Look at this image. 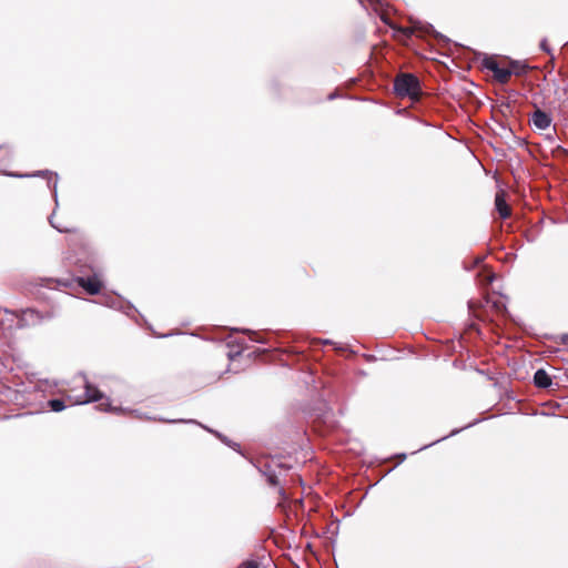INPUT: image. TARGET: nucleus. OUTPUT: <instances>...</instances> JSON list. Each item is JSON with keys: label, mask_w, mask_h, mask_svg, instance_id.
<instances>
[{"label": "nucleus", "mask_w": 568, "mask_h": 568, "mask_svg": "<svg viewBox=\"0 0 568 568\" xmlns=\"http://www.w3.org/2000/svg\"><path fill=\"white\" fill-rule=\"evenodd\" d=\"M485 69L494 73V78L497 82L506 84L511 74L521 75L527 72L528 67L523 65L521 70H517L518 61H513L509 68H500L498 62L493 58H485L483 61Z\"/></svg>", "instance_id": "nucleus-1"}, {"label": "nucleus", "mask_w": 568, "mask_h": 568, "mask_svg": "<svg viewBox=\"0 0 568 568\" xmlns=\"http://www.w3.org/2000/svg\"><path fill=\"white\" fill-rule=\"evenodd\" d=\"M103 400L99 404V409L103 412H116L118 408L112 407L110 399L103 395L94 385L84 381L83 394L77 396L73 404L82 405L91 402Z\"/></svg>", "instance_id": "nucleus-2"}, {"label": "nucleus", "mask_w": 568, "mask_h": 568, "mask_svg": "<svg viewBox=\"0 0 568 568\" xmlns=\"http://www.w3.org/2000/svg\"><path fill=\"white\" fill-rule=\"evenodd\" d=\"M394 90L400 98L417 99L420 94L419 80L412 73H402L394 81Z\"/></svg>", "instance_id": "nucleus-3"}, {"label": "nucleus", "mask_w": 568, "mask_h": 568, "mask_svg": "<svg viewBox=\"0 0 568 568\" xmlns=\"http://www.w3.org/2000/svg\"><path fill=\"white\" fill-rule=\"evenodd\" d=\"M43 321V316L36 310L27 308L17 314V327L26 328L36 326Z\"/></svg>", "instance_id": "nucleus-4"}, {"label": "nucleus", "mask_w": 568, "mask_h": 568, "mask_svg": "<svg viewBox=\"0 0 568 568\" xmlns=\"http://www.w3.org/2000/svg\"><path fill=\"white\" fill-rule=\"evenodd\" d=\"M530 121L534 124V126L537 128L538 130H546L551 124L550 115L548 113H546L545 111H541L540 109H537L531 114Z\"/></svg>", "instance_id": "nucleus-5"}, {"label": "nucleus", "mask_w": 568, "mask_h": 568, "mask_svg": "<svg viewBox=\"0 0 568 568\" xmlns=\"http://www.w3.org/2000/svg\"><path fill=\"white\" fill-rule=\"evenodd\" d=\"M78 283L91 295L98 294L102 286L101 282L97 278V276L80 277L78 280Z\"/></svg>", "instance_id": "nucleus-6"}, {"label": "nucleus", "mask_w": 568, "mask_h": 568, "mask_svg": "<svg viewBox=\"0 0 568 568\" xmlns=\"http://www.w3.org/2000/svg\"><path fill=\"white\" fill-rule=\"evenodd\" d=\"M534 383L539 388H548L552 381L545 369H538L534 375Z\"/></svg>", "instance_id": "nucleus-7"}, {"label": "nucleus", "mask_w": 568, "mask_h": 568, "mask_svg": "<svg viewBox=\"0 0 568 568\" xmlns=\"http://www.w3.org/2000/svg\"><path fill=\"white\" fill-rule=\"evenodd\" d=\"M495 205L501 219H507L510 216V207L506 203L501 193L496 194Z\"/></svg>", "instance_id": "nucleus-8"}, {"label": "nucleus", "mask_w": 568, "mask_h": 568, "mask_svg": "<svg viewBox=\"0 0 568 568\" xmlns=\"http://www.w3.org/2000/svg\"><path fill=\"white\" fill-rule=\"evenodd\" d=\"M48 406L53 412H61V410H63L65 408V403H64L63 399H50L48 402Z\"/></svg>", "instance_id": "nucleus-9"}, {"label": "nucleus", "mask_w": 568, "mask_h": 568, "mask_svg": "<svg viewBox=\"0 0 568 568\" xmlns=\"http://www.w3.org/2000/svg\"><path fill=\"white\" fill-rule=\"evenodd\" d=\"M237 568H260V564L254 559H248L242 562Z\"/></svg>", "instance_id": "nucleus-10"}, {"label": "nucleus", "mask_w": 568, "mask_h": 568, "mask_svg": "<svg viewBox=\"0 0 568 568\" xmlns=\"http://www.w3.org/2000/svg\"><path fill=\"white\" fill-rule=\"evenodd\" d=\"M416 30L417 27H415L414 29L399 28L398 32H400L406 38H409Z\"/></svg>", "instance_id": "nucleus-11"}, {"label": "nucleus", "mask_w": 568, "mask_h": 568, "mask_svg": "<svg viewBox=\"0 0 568 568\" xmlns=\"http://www.w3.org/2000/svg\"><path fill=\"white\" fill-rule=\"evenodd\" d=\"M162 422H166V423H192V424H197L196 420L194 419H171V420H164V419H161Z\"/></svg>", "instance_id": "nucleus-12"}, {"label": "nucleus", "mask_w": 568, "mask_h": 568, "mask_svg": "<svg viewBox=\"0 0 568 568\" xmlns=\"http://www.w3.org/2000/svg\"><path fill=\"white\" fill-rule=\"evenodd\" d=\"M267 480H268L270 485H272V486H276L278 484L276 476L273 474L267 476Z\"/></svg>", "instance_id": "nucleus-13"}, {"label": "nucleus", "mask_w": 568, "mask_h": 568, "mask_svg": "<svg viewBox=\"0 0 568 568\" xmlns=\"http://www.w3.org/2000/svg\"><path fill=\"white\" fill-rule=\"evenodd\" d=\"M540 48H541V50H544V51H545V52H547V53H549V52H550V49H549V47H548V44H547V40H546V39H544V40L540 42Z\"/></svg>", "instance_id": "nucleus-14"}, {"label": "nucleus", "mask_w": 568, "mask_h": 568, "mask_svg": "<svg viewBox=\"0 0 568 568\" xmlns=\"http://www.w3.org/2000/svg\"><path fill=\"white\" fill-rule=\"evenodd\" d=\"M50 224H51L54 229H57L59 232H69V230H68V229H62V227H60V226L55 225V224H54V222H53V220H52V217L50 219Z\"/></svg>", "instance_id": "nucleus-15"}, {"label": "nucleus", "mask_w": 568, "mask_h": 568, "mask_svg": "<svg viewBox=\"0 0 568 568\" xmlns=\"http://www.w3.org/2000/svg\"><path fill=\"white\" fill-rule=\"evenodd\" d=\"M494 307H496L498 311H501V308H505L504 304L500 301L494 302Z\"/></svg>", "instance_id": "nucleus-16"}, {"label": "nucleus", "mask_w": 568, "mask_h": 568, "mask_svg": "<svg viewBox=\"0 0 568 568\" xmlns=\"http://www.w3.org/2000/svg\"><path fill=\"white\" fill-rule=\"evenodd\" d=\"M420 29H422V31H423L424 33H429L430 31H433V27H432V26H429V24H428V26H425V27H423V28H420Z\"/></svg>", "instance_id": "nucleus-17"}, {"label": "nucleus", "mask_w": 568, "mask_h": 568, "mask_svg": "<svg viewBox=\"0 0 568 568\" xmlns=\"http://www.w3.org/2000/svg\"><path fill=\"white\" fill-rule=\"evenodd\" d=\"M523 65H524L523 63L518 62L517 70H521Z\"/></svg>", "instance_id": "nucleus-18"}, {"label": "nucleus", "mask_w": 568, "mask_h": 568, "mask_svg": "<svg viewBox=\"0 0 568 568\" xmlns=\"http://www.w3.org/2000/svg\"><path fill=\"white\" fill-rule=\"evenodd\" d=\"M57 186V178L54 179V183H53V187L55 189Z\"/></svg>", "instance_id": "nucleus-19"}]
</instances>
